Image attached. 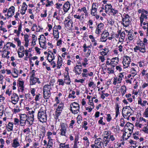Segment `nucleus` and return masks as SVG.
Masks as SVG:
<instances>
[{
    "label": "nucleus",
    "instance_id": "1",
    "mask_svg": "<svg viewBox=\"0 0 148 148\" xmlns=\"http://www.w3.org/2000/svg\"><path fill=\"white\" fill-rule=\"evenodd\" d=\"M38 119L40 122H46L47 121V116L45 110L41 108L38 113Z\"/></svg>",
    "mask_w": 148,
    "mask_h": 148
},
{
    "label": "nucleus",
    "instance_id": "2",
    "mask_svg": "<svg viewBox=\"0 0 148 148\" xmlns=\"http://www.w3.org/2000/svg\"><path fill=\"white\" fill-rule=\"evenodd\" d=\"M138 45L136 46L134 48V50L135 52H137V50H139L142 52L144 53L146 51L145 45L142 41H140L138 44Z\"/></svg>",
    "mask_w": 148,
    "mask_h": 148
},
{
    "label": "nucleus",
    "instance_id": "3",
    "mask_svg": "<svg viewBox=\"0 0 148 148\" xmlns=\"http://www.w3.org/2000/svg\"><path fill=\"white\" fill-rule=\"evenodd\" d=\"M94 142L95 144H92L91 145L92 148H102L103 144H102L101 138H96Z\"/></svg>",
    "mask_w": 148,
    "mask_h": 148
},
{
    "label": "nucleus",
    "instance_id": "4",
    "mask_svg": "<svg viewBox=\"0 0 148 148\" xmlns=\"http://www.w3.org/2000/svg\"><path fill=\"white\" fill-rule=\"evenodd\" d=\"M148 16V12L147 10H144L142 12V14L140 17V25L142 26V24L144 21H145L146 22H148L146 21L147 19V16Z\"/></svg>",
    "mask_w": 148,
    "mask_h": 148
},
{
    "label": "nucleus",
    "instance_id": "5",
    "mask_svg": "<svg viewBox=\"0 0 148 148\" xmlns=\"http://www.w3.org/2000/svg\"><path fill=\"white\" fill-rule=\"evenodd\" d=\"M60 126L61 127V129H60V135L62 136H66L65 134L68 127L66 124L63 123H61L60 124Z\"/></svg>",
    "mask_w": 148,
    "mask_h": 148
},
{
    "label": "nucleus",
    "instance_id": "6",
    "mask_svg": "<svg viewBox=\"0 0 148 148\" xmlns=\"http://www.w3.org/2000/svg\"><path fill=\"white\" fill-rule=\"evenodd\" d=\"M124 17L122 18V21L123 22L122 24L125 27L128 26L130 23V16L127 14L123 15Z\"/></svg>",
    "mask_w": 148,
    "mask_h": 148
},
{
    "label": "nucleus",
    "instance_id": "7",
    "mask_svg": "<svg viewBox=\"0 0 148 148\" xmlns=\"http://www.w3.org/2000/svg\"><path fill=\"white\" fill-rule=\"evenodd\" d=\"M131 61V59L130 57L127 56H125L123 58V64L124 68L127 67L129 65Z\"/></svg>",
    "mask_w": 148,
    "mask_h": 148
},
{
    "label": "nucleus",
    "instance_id": "8",
    "mask_svg": "<svg viewBox=\"0 0 148 148\" xmlns=\"http://www.w3.org/2000/svg\"><path fill=\"white\" fill-rule=\"evenodd\" d=\"M48 138L49 139L48 143L46 140H45L43 141L44 146H47L48 148H52L53 145V140L51 138L50 136H47Z\"/></svg>",
    "mask_w": 148,
    "mask_h": 148
},
{
    "label": "nucleus",
    "instance_id": "9",
    "mask_svg": "<svg viewBox=\"0 0 148 148\" xmlns=\"http://www.w3.org/2000/svg\"><path fill=\"white\" fill-rule=\"evenodd\" d=\"M82 68V65H77L74 67L73 71L76 74L79 75L81 73Z\"/></svg>",
    "mask_w": 148,
    "mask_h": 148
},
{
    "label": "nucleus",
    "instance_id": "10",
    "mask_svg": "<svg viewBox=\"0 0 148 148\" xmlns=\"http://www.w3.org/2000/svg\"><path fill=\"white\" fill-rule=\"evenodd\" d=\"M102 35H103L100 38V41L105 42L107 39V37L109 35V33L107 31H103Z\"/></svg>",
    "mask_w": 148,
    "mask_h": 148
},
{
    "label": "nucleus",
    "instance_id": "11",
    "mask_svg": "<svg viewBox=\"0 0 148 148\" xmlns=\"http://www.w3.org/2000/svg\"><path fill=\"white\" fill-rule=\"evenodd\" d=\"M15 8L13 6H12L9 9L8 12L7 16L8 18L12 16L14 14Z\"/></svg>",
    "mask_w": 148,
    "mask_h": 148
},
{
    "label": "nucleus",
    "instance_id": "12",
    "mask_svg": "<svg viewBox=\"0 0 148 148\" xmlns=\"http://www.w3.org/2000/svg\"><path fill=\"white\" fill-rule=\"evenodd\" d=\"M11 99L12 103L14 104H16L19 100V97L16 94H13L11 97Z\"/></svg>",
    "mask_w": 148,
    "mask_h": 148
},
{
    "label": "nucleus",
    "instance_id": "13",
    "mask_svg": "<svg viewBox=\"0 0 148 148\" xmlns=\"http://www.w3.org/2000/svg\"><path fill=\"white\" fill-rule=\"evenodd\" d=\"M70 8V4L69 1L66 2L63 5V8L64 12H67L69 10Z\"/></svg>",
    "mask_w": 148,
    "mask_h": 148
},
{
    "label": "nucleus",
    "instance_id": "14",
    "mask_svg": "<svg viewBox=\"0 0 148 148\" xmlns=\"http://www.w3.org/2000/svg\"><path fill=\"white\" fill-rule=\"evenodd\" d=\"M11 145L14 148H16L20 146V143L17 138H15L13 140Z\"/></svg>",
    "mask_w": 148,
    "mask_h": 148
},
{
    "label": "nucleus",
    "instance_id": "15",
    "mask_svg": "<svg viewBox=\"0 0 148 148\" xmlns=\"http://www.w3.org/2000/svg\"><path fill=\"white\" fill-rule=\"evenodd\" d=\"M111 66L114 67L115 66L117 65L119 62V58L115 57L112 58L111 60Z\"/></svg>",
    "mask_w": 148,
    "mask_h": 148
},
{
    "label": "nucleus",
    "instance_id": "16",
    "mask_svg": "<svg viewBox=\"0 0 148 148\" xmlns=\"http://www.w3.org/2000/svg\"><path fill=\"white\" fill-rule=\"evenodd\" d=\"M30 80L31 85H34L36 82H38V84L40 83V82L39 80V79L36 77L30 78Z\"/></svg>",
    "mask_w": 148,
    "mask_h": 148
},
{
    "label": "nucleus",
    "instance_id": "17",
    "mask_svg": "<svg viewBox=\"0 0 148 148\" xmlns=\"http://www.w3.org/2000/svg\"><path fill=\"white\" fill-rule=\"evenodd\" d=\"M124 109H125L124 111L126 112V114L127 116H130V113L132 111V109L129 106H126L123 108V111Z\"/></svg>",
    "mask_w": 148,
    "mask_h": 148
},
{
    "label": "nucleus",
    "instance_id": "18",
    "mask_svg": "<svg viewBox=\"0 0 148 148\" xmlns=\"http://www.w3.org/2000/svg\"><path fill=\"white\" fill-rule=\"evenodd\" d=\"M60 58H58V60L57 62V67L58 69H59L62 65V58L60 56H59Z\"/></svg>",
    "mask_w": 148,
    "mask_h": 148
},
{
    "label": "nucleus",
    "instance_id": "19",
    "mask_svg": "<svg viewBox=\"0 0 148 148\" xmlns=\"http://www.w3.org/2000/svg\"><path fill=\"white\" fill-rule=\"evenodd\" d=\"M68 73L67 74L64 75V82L66 84H69L71 82L69 76L68 75Z\"/></svg>",
    "mask_w": 148,
    "mask_h": 148
},
{
    "label": "nucleus",
    "instance_id": "20",
    "mask_svg": "<svg viewBox=\"0 0 148 148\" xmlns=\"http://www.w3.org/2000/svg\"><path fill=\"white\" fill-rule=\"evenodd\" d=\"M51 89V87L50 85H45L44 86L43 88V91L50 92Z\"/></svg>",
    "mask_w": 148,
    "mask_h": 148
},
{
    "label": "nucleus",
    "instance_id": "21",
    "mask_svg": "<svg viewBox=\"0 0 148 148\" xmlns=\"http://www.w3.org/2000/svg\"><path fill=\"white\" fill-rule=\"evenodd\" d=\"M44 98L45 99H48L51 96V92H50L43 91Z\"/></svg>",
    "mask_w": 148,
    "mask_h": 148
},
{
    "label": "nucleus",
    "instance_id": "22",
    "mask_svg": "<svg viewBox=\"0 0 148 148\" xmlns=\"http://www.w3.org/2000/svg\"><path fill=\"white\" fill-rule=\"evenodd\" d=\"M102 51L101 52L100 54L101 56H105L107 55L109 52V50L107 48H105L101 49Z\"/></svg>",
    "mask_w": 148,
    "mask_h": 148
},
{
    "label": "nucleus",
    "instance_id": "23",
    "mask_svg": "<svg viewBox=\"0 0 148 148\" xmlns=\"http://www.w3.org/2000/svg\"><path fill=\"white\" fill-rule=\"evenodd\" d=\"M112 6L111 4L107 5L105 6V10L106 13H107L108 12H109L110 10V11H111V9H112Z\"/></svg>",
    "mask_w": 148,
    "mask_h": 148
},
{
    "label": "nucleus",
    "instance_id": "24",
    "mask_svg": "<svg viewBox=\"0 0 148 148\" xmlns=\"http://www.w3.org/2000/svg\"><path fill=\"white\" fill-rule=\"evenodd\" d=\"M61 112L62 111L60 110H56L55 115V119H56L57 120L58 119V117L60 115Z\"/></svg>",
    "mask_w": 148,
    "mask_h": 148
},
{
    "label": "nucleus",
    "instance_id": "25",
    "mask_svg": "<svg viewBox=\"0 0 148 148\" xmlns=\"http://www.w3.org/2000/svg\"><path fill=\"white\" fill-rule=\"evenodd\" d=\"M71 105L72 106V108H74V109H76L79 108V105L75 102L73 103L70 105V106Z\"/></svg>",
    "mask_w": 148,
    "mask_h": 148
},
{
    "label": "nucleus",
    "instance_id": "26",
    "mask_svg": "<svg viewBox=\"0 0 148 148\" xmlns=\"http://www.w3.org/2000/svg\"><path fill=\"white\" fill-rule=\"evenodd\" d=\"M126 125L128 127V129L131 131L132 130H133V127H134V125L133 124L129 123L128 122L127 123Z\"/></svg>",
    "mask_w": 148,
    "mask_h": 148
},
{
    "label": "nucleus",
    "instance_id": "27",
    "mask_svg": "<svg viewBox=\"0 0 148 148\" xmlns=\"http://www.w3.org/2000/svg\"><path fill=\"white\" fill-rule=\"evenodd\" d=\"M78 11L79 12H83L85 14V15H87L88 13L86 7H84L83 8H81V9H78Z\"/></svg>",
    "mask_w": 148,
    "mask_h": 148
},
{
    "label": "nucleus",
    "instance_id": "28",
    "mask_svg": "<svg viewBox=\"0 0 148 148\" xmlns=\"http://www.w3.org/2000/svg\"><path fill=\"white\" fill-rule=\"evenodd\" d=\"M13 126V123H12L9 122L8 125V126L7 127L8 129V131H12Z\"/></svg>",
    "mask_w": 148,
    "mask_h": 148
},
{
    "label": "nucleus",
    "instance_id": "29",
    "mask_svg": "<svg viewBox=\"0 0 148 148\" xmlns=\"http://www.w3.org/2000/svg\"><path fill=\"white\" fill-rule=\"evenodd\" d=\"M20 119L26 121L28 118L27 116L25 114H21L20 115Z\"/></svg>",
    "mask_w": 148,
    "mask_h": 148
},
{
    "label": "nucleus",
    "instance_id": "30",
    "mask_svg": "<svg viewBox=\"0 0 148 148\" xmlns=\"http://www.w3.org/2000/svg\"><path fill=\"white\" fill-rule=\"evenodd\" d=\"M69 146V145L68 144L65 145V143H60L59 145V148H63L64 147L66 148H70Z\"/></svg>",
    "mask_w": 148,
    "mask_h": 148
},
{
    "label": "nucleus",
    "instance_id": "31",
    "mask_svg": "<svg viewBox=\"0 0 148 148\" xmlns=\"http://www.w3.org/2000/svg\"><path fill=\"white\" fill-rule=\"evenodd\" d=\"M126 88L125 86H122L121 89V92L122 93V95L123 96L126 92Z\"/></svg>",
    "mask_w": 148,
    "mask_h": 148
},
{
    "label": "nucleus",
    "instance_id": "32",
    "mask_svg": "<svg viewBox=\"0 0 148 148\" xmlns=\"http://www.w3.org/2000/svg\"><path fill=\"white\" fill-rule=\"evenodd\" d=\"M66 23H65V26L66 27H69L71 24V26H72V25L73 23L72 20H69Z\"/></svg>",
    "mask_w": 148,
    "mask_h": 148
},
{
    "label": "nucleus",
    "instance_id": "33",
    "mask_svg": "<svg viewBox=\"0 0 148 148\" xmlns=\"http://www.w3.org/2000/svg\"><path fill=\"white\" fill-rule=\"evenodd\" d=\"M14 73L16 74V76H14L12 74V75L14 78H16L18 77V71L16 68H14L13 69Z\"/></svg>",
    "mask_w": 148,
    "mask_h": 148
},
{
    "label": "nucleus",
    "instance_id": "34",
    "mask_svg": "<svg viewBox=\"0 0 148 148\" xmlns=\"http://www.w3.org/2000/svg\"><path fill=\"white\" fill-rule=\"evenodd\" d=\"M59 32L58 31L56 30L53 31V35L54 38H56L57 39L59 38Z\"/></svg>",
    "mask_w": 148,
    "mask_h": 148
},
{
    "label": "nucleus",
    "instance_id": "35",
    "mask_svg": "<svg viewBox=\"0 0 148 148\" xmlns=\"http://www.w3.org/2000/svg\"><path fill=\"white\" fill-rule=\"evenodd\" d=\"M79 109H74V108H72V106H71V110L72 113L74 114L77 113L79 111Z\"/></svg>",
    "mask_w": 148,
    "mask_h": 148
},
{
    "label": "nucleus",
    "instance_id": "36",
    "mask_svg": "<svg viewBox=\"0 0 148 148\" xmlns=\"http://www.w3.org/2000/svg\"><path fill=\"white\" fill-rule=\"evenodd\" d=\"M116 108L115 109V110H116V117H117L118 115H119V105L118 104H117L116 105Z\"/></svg>",
    "mask_w": 148,
    "mask_h": 148
},
{
    "label": "nucleus",
    "instance_id": "37",
    "mask_svg": "<svg viewBox=\"0 0 148 148\" xmlns=\"http://www.w3.org/2000/svg\"><path fill=\"white\" fill-rule=\"evenodd\" d=\"M32 43H34V45L36 44V42L37 40V38L36 36L34 35L33 34L32 35Z\"/></svg>",
    "mask_w": 148,
    "mask_h": 148
},
{
    "label": "nucleus",
    "instance_id": "38",
    "mask_svg": "<svg viewBox=\"0 0 148 148\" xmlns=\"http://www.w3.org/2000/svg\"><path fill=\"white\" fill-rule=\"evenodd\" d=\"M114 67L112 66L111 68H108L107 69V72L109 74L113 73L114 72Z\"/></svg>",
    "mask_w": 148,
    "mask_h": 148
},
{
    "label": "nucleus",
    "instance_id": "39",
    "mask_svg": "<svg viewBox=\"0 0 148 148\" xmlns=\"http://www.w3.org/2000/svg\"><path fill=\"white\" fill-rule=\"evenodd\" d=\"M131 72L133 75L132 76L134 77L137 74V72L134 68H132L131 70Z\"/></svg>",
    "mask_w": 148,
    "mask_h": 148
},
{
    "label": "nucleus",
    "instance_id": "40",
    "mask_svg": "<svg viewBox=\"0 0 148 148\" xmlns=\"http://www.w3.org/2000/svg\"><path fill=\"white\" fill-rule=\"evenodd\" d=\"M23 132L24 133L27 135L29 134L30 132V129L29 127H27L23 130Z\"/></svg>",
    "mask_w": 148,
    "mask_h": 148
},
{
    "label": "nucleus",
    "instance_id": "41",
    "mask_svg": "<svg viewBox=\"0 0 148 148\" xmlns=\"http://www.w3.org/2000/svg\"><path fill=\"white\" fill-rule=\"evenodd\" d=\"M134 34L133 33L131 34L129 33L128 34V38L129 40H132L134 39Z\"/></svg>",
    "mask_w": 148,
    "mask_h": 148
},
{
    "label": "nucleus",
    "instance_id": "42",
    "mask_svg": "<svg viewBox=\"0 0 148 148\" xmlns=\"http://www.w3.org/2000/svg\"><path fill=\"white\" fill-rule=\"evenodd\" d=\"M97 9H91V14L93 16H95L97 14Z\"/></svg>",
    "mask_w": 148,
    "mask_h": 148
},
{
    "label": "nucleus",
    "instance_id": "43",
    "mask_svg": "<svg viewBox=\"0 0 148 148\" xmlns=\"http://www.w3.org/2000/svg\"><path fill=\"white\" fill-rule=\"evenodd\" d=\"M10 44V42H8L6 45H4L3 47V49H5L6 50H8L10 49V46L9 45Z\"/></svg>",
    "mask_w": 148,
    "mask_h": 148
},
{
    "label": "nucleus",
    "instance_id": "44",
    "mask_svg": "<svg viewBox=\"0 0 148 148\" xmlns=\"http://www.w3.org/2000/svg\"><path fill=\"white\" fill-rule=\"evenodd\" d=\"M47 4H46V7L50 6L53 4V1H50L49 0H47Z\"/></svg>",
    "mask_w": 148,
    "mask_h": 148
},
{
    "label": "nucleus",
    "instance_id": "45",
    "mask_svg": "<svg viewBox=\"0 0 148 148\" xmlns=\"http://www.w3.org/2000/svg\"><path fill=\"white\" fill-rule=\"evenodd\" d=\"M63 103H61L60 104L59 106L58 107V108L56 109L62 111V109H63Z\"/></svg>",
    "mask_w": 148,
    "mask_h": 148
},
{
    "label": "nucleus",
    "instance_id": "46",
    "mask_svg": "<svg viewBox=\"0 0 148 148\" xmlns=\"http://www.w3.org/2000/svg\"><path fill=\"white\" fill-rule=\"evenodd\" d=\"M29 38V36L27 34H25L24 36V40L25 41V42H29V40L28 38Z\"/></svg>",
    "mask_w": 148,
    "mask_h": 148
},
{
    "label": "nucleus",
    "instance_id": "47",
    "mask_svg": "<svg viewBox=\"0 0 148 148\" xmlns=\"http://www.w3.org/2000/svg\"><path fill=\"white\" fill-rule=\"evenodd\" d=\"M18 56L20 58L23 57L24 55V52L23 51H18Z\"/></svg>",
    "mask_w": 148,
    "mask_h": 148
},
{
    "label": "nucleus",
    "instance_id": "48",
    "mask_svg": "<svg viewBox=\"0 0 148 148\" xmlns=\"http://www.w3.org/2000/svg\"><path fill=\"white\" fill-rule=\"evenodd\" d=\"M27 6L26 5V3L24 2L22 6L21 7V9H24L25 10H26L27 9Z\"/></svg>",
    "mask_w": 148,
    "mask_h": 148
},
{
    "label": "nucleus",
    "instance_id": "49",
    "mask_svg": "<svg viewBox=\"0 0 148 148\" xmlns=\"http://www.w3.org/2000/svg\"><path fill=\"white\" fill-rule=\"evenodd\" d=\"M103 26L104 24L102 23H100L98 25L97 27L101 30L103 29Z\"/></svg>",
    "mask_w": 148,
    "mask_h": 148
},
{
    "label": "nucleus",
    "instance_id": "50",
    "mask_svg": "<svg viewBox=\"0 0 148 148\" xmlns=\"http://www.w3.org/2000/svg\"><path fill=\"white\" fill-rule=\"evenodd\" d=\"M48 59H49L51 61H52L55 59V57L53 58L52 54H51L49 53H48Z\"/></svg>",
    "mask_w": 148,
    "mask_h": 148
},
{
    "label": "nucleus",
    "instance_id": "51",
    "mask_svg": "<svg viewBox=\"0 0 148 148\" xmlns=\"http://www.w3.org/2000/svg\"><path fill=\"white\" fill-rule=\"evenodd\" d=\"M39 43L40 46L41 47L43 48V47L45 46L46 43V41H44V42H40V41H39Z\"/></svg>",
    "mask_w": 148,
    "mask_h": 148
},
{
    "label": "nucleus",
    "instance_id": "52",
    "mask_svg": "<svg viewBox=\"0 0 148 148\" xmlns=\"http://www.w3.org/2000/svg\"><path fill=\"white\" fill-rule=\"evenodd\" d=\"M79 139V137L78 136H76L75 138L74 143L77 144L79 143L78 141Z\"/></svg>",
    "mask_w": 148,
    "mask_h": 148
},
{
    "label": "nucleus",
    "instance_id": "53",
    "mask_svg": "<svg viewBox=\"0 0 148 148\" xmlns=\"http://www.w3.org/2000/svg\"><path fill=\"white\" fill-rule=\"evenodd\" d=\"M26 123V121L20 119V125L21 126H25V124Z\"/></svg>",
    "mask_w": 148,
    "mask_h": 148
},
{
    "label": "nucleus",
    "instance_id": "54",
    "mask_svg": "<svg viewBox=\"0 0 148 148\" xmlns=\"http://www.w3.org/2000/svg\"><path fill=\"white\" fill-rule=\"evenodd\" d=\"M121 121V124L120 126L121 127H123L124 126V124L125 123V122L124 119L122 118L120 120Z\"/></svg>",
    "mask_w": 148,
    "mask_h": 148
},
{
    "label": "nucleus",
    "instance_id": "55",
    "mask_svg": "<svg viewBox=\"0 0 148 148\" xmlns=\"http://www.w3.org/2000/svg\"><path fill=\"white\" fill-rule=\"evenodd\" d=\"M143 130L145 133L148 134V126L144 127L143 128Z\"/></svg>",
    "mask_w": 148,
    "mask_h": 148
},
{
    "label": "nucleus",
    "instance_id": "56",
    "mask_svg": "<svg viewBox=\"0 0 148 148\" xmlns=\"http://www.w3.org/2000/svg\"><path fill=\"white\" fill-rule=\"evenodd\" d=\"M98 4L96 3H93L92 6V9H97L98 8Z\"/></svg>",
    "mask_w": 148,
    "mask_h": 148
},
{
    "label": "nucleus",
    "instance_id": "57",
    "mask_svg": "<svg viewBox=\"0 0 148 148\" xmlns=\"http://www.w3.org/2000/svg\"><path fill=\"white\" fill-rule=\"evenodd\" d=\"M58 82L59 83V85H61L63 86L64 84V81L62 79H58Z\"/></svg>",
    "mask_w": 148,
    "mask_h": 148
},
{
    "label": "nucleus",
    "instance_id": "58",
    "mask_svg": "<svg viewBox=\"0 0 148 148\" xmlns=\"http://www.w3.org/2000/svg\"><path fill=\"white\" fill-rule=\"evenodd\" d=\"M100 119V120H99L98 121L99 123L100 124H101L103 125H105V123L103 122L102 119H103V117H101Z\"/></svg>",
    "mask_w": 148,
    "mask_h": 148
},
{
    "label": "nucleus",
    "instance_id": "59",
    "mask_svg": "<svg viewBox=\"0 0 148 148\" xmlns=\"http://www.w3.org/2000/svg\"><path fill=\"white\" fill-rule=\"evenodd\" d=\"M36 91V90L34 88H32L31 90V92L32 96H34L35 95V92Z\"/></svg>",
    "mask_w": 148,
    "mask_h": 148
},
{
    "label": "nucleus",
    "instance_id": "60",
    "mask_svg": "<svg viewBox=\"0 0 148 148\" xmlns=\"http://www.w3.org/2000/svg\"><path fill=\"white\" fill-rule=\"evenodd\" d=\"M24 83V82L23 81H19V83L18 84V85L19 87L24 86H23Z\"/></svg>",
    "mask_w": 148,
    "mask_h": 148
},
{
    "label": "nucleus",
    "instance_id": "61",
    "mask_svg": "<svg viewBox=\"0 0 148 148\" xmlns=\"http://www.w3.org/2000/svg\"><path fill=\"white\" fill-rule=\"evenodd\" d=\"M110 12L112 13L113 15L116 14L118 12V11L117 10H115L114 9H112Z\"/></svg>",
    "mask_w": 148,
    "mask_h": 148
},
{
    "label": "nucleus",
    "instance_id": "62",
    "mask_svg": "<svg viewBox=\"0 0 148 148\" xmlns=\"http://www.w3.org/2000/svg\"><path fill=\"white\" fill-rule=\"evenodd\" d=\"M53 17L54 18H55L56 20H59L58 18V16H57V12H56L54 13Z\"/></svg>",
    "mask_w": 148,
    "mask_h": 148
},
{
    "label": "nucleus",
    "instance_id": "63",
    "mask_svg": "<svg viewBox=\"0 0 148 148\" xmlns=\"http://www.w3.org/2000/svg\"><path fill=\"white\" fill-rule=\"evenodd\" d=\"M125 32H123L121 34V38L122 39H125Z\"/></svg>",
    "mask_w": 148,
    "mask_h": 148
},
{
    "label": "nucleus",
    "instance_id": "64",
    "mask_svg": "<svg viewBox=\"0 0 148 148\" xmlns=\"http://www.w3.org/2000/svg\"><path fill=\"white\" fill-rule=\"evenodd\" d=\"M109 140H110L112 141H113L115 140V138L113 135H110L109 136Z\"/></svg>",
    "mask_w": 148,
    "mask_h": 148
}]
</instances>
